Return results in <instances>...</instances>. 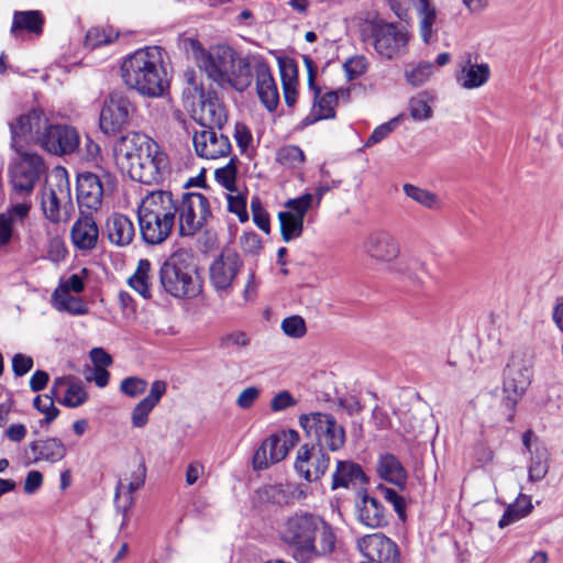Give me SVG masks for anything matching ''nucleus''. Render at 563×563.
<instances>
[{"mask_svg":"<svg viewBox=\"0 0 563 563\" xmlns=\"http://www.w3.org/2000/svg\"><path fill=\"white\" fill-rule=\"evenodd\" d=\"M379 492L384 499L393 505L398 517L404 520L406 517V504L404 498L396 490L388 487L380 486Z\"/></svg>","mask_w":563,"mask_h":563,"instance_id":"nucleus-57","label":"nucleus"},{"mask_svg":"<svg viewBox=\"0 0 563 563\" xmlns=\"http://www.w3.org/2000/svg\"><path fill=\"white\" fill-rule=\"evenodd\" d=\"M278 66L283 87L298 85V67L292 58H278Z\"/></svg>","mask_w":563,"mask_h":563,"instance_id":"nucleus-51","label":"nucleus"},{"mask_svg":"<svg viewBox=\"0 0 563 563\" xmlns=\"http://www.w3.org/2000/svg\"><path fill=\"white\" fill-rule=\"evenodd\" d=\"M196 154L205 159H219L229 157L232 145L228 135L217 128H202L192 136Z\"/></svg>","mask_w":563,"mask_h":563,"instance_id":"nucleus-16","label":"nucleus"},{"mask_svg":"<svg viewBox=\"0 0 563 563\" xmlns=\"http://www.w3.org/2000/svg\"><path fill=\"white\" fill-rule=\"evenodd\" d=\"M276 159L278 163L289 167H299L305 161L302 150L296 145H286L278 150Z\"/></svg>","mask_w":563,"mask_h":563,"instance_id":"nucleus-48","label":"nucleus"},{"mask_svg":"<svg viewBox=\"0 0 563 563\" xmlns=\"http://www.w3.org/2000/svg\"><path fill=\"white\" fill-rule=\"evenodd\" d=\"M533 506L531 504V498L526 495H520V497L517 499L515 505H510L506 511L504 512L503 517L500 518L498 522L499 528H505L509 526L510 523L525 518L528 516Z\"/></svg>","mask_w":563,"mask_h":563,"instance_id":"nucleus-39","label":"nucleus"},{"mask_svg":"<svg viewBox=\"0 0 563 563\" xmlns=\"http://www.w3.org/2000/svg\"><path fill=\"white\" fill-rule=\"evenodd\" d=\"M135 112V106L123 92L113 91L104 100L100 112V130L108 135H114L129 125Z\"/></svg>","mask_w":563,"mask_h":563,"instance_id":"nucleus-13","label":"nucleus"},{"mask_svg":"<svg viewBox=\"0 0 563 563\" xmlns=\"http://www.w3.org/2000/svg\"><path fill=\"white\" fill-rule=\"evenodd\" d=\"M58 290L53 295L55 307L60 311H66L74 316H84L88 312L86 303L78 297L71 295L58 296Z\"/></svg>","mask_w":563,"mask_h":563,"instance_id":"nucleus-45","label":"nucleus"},{"mask_svg":"<svg viewBox=\"0 0 563 563\" xmlns=\"http://www.w3.org/2000/svg\"><path fill=\"white\" fill-rule=\"evenodd\" d=\"M151 262L147 258L139 261L134 274L128 279V284L143 298H151Z\"/></svg>","mask_w":563,"mask_h":563,"instance_id":"nucleus-37","label":"nucleus"},{"mask_svg":"<svg viewBox=\"0 0 563 563\" xmlns=\"http://www.w3.org/2000/svg\"><path fill=\"white\" fill-rule=\"evenodd\" d=\"M251 210L254 223L265 233H269V217L262 206L261 200L255 197L251 201Z\"/></svg>","mask_w":563,"mask_h":563,"instance_id":"nucleus-56","label":"nucleus"},{"mask_svg":"<svg viewBox=\"0 0 563 563\" xmlns=\"http://www.w3.org/2000/svg\"><path fill=\"white\" fill-rule=\"evenodd\" d=\"M532 375L531 355L526 351H515L504 369L500 400L509 412V421L514 419L516 407L529 388Z\"/></svg>","mask_w":563,"mask_h":563,"instance_id":"nucleus-7","label":"nucleus"},{"mask_svg":"<svg viewBox=\"0 0 563 563\" xmlns=\"http://www.w3.org/2000/svg\"><path fill=\"white\" fill-rule=\"evenodd\" d=\"M232 63V54L230 52L219 51L203 53L199 59V67L207 74L208 78L220 86L229 80L228 67Z\"/></svg>","mask_w":563,"mask_h":563,"instance_id":"nucleus-27","label":"nucleus"},{"mask_svg":"<svg viewBox=\"0 0 563 563\" xmlns=\"http://www.w3.org/2000/svg\"><path fill=\"white\" fill-rule=\"evenodd\" d=\"M119 33L112 27L93 26L87 31L85 46L91 49L113 43Z\"/></svg>","mask_w":563,"mask_h":563,"instance_id":"nucleus-43","label":"nucleus"},{"mask_svg":"<svg viewBox=\"0 0 563 563\" xmlns=\"http://www.w3.org/2000/svg\"><path fill=\"white\" fill-rule=\"evenodd\" d=\"M228 210L235 213L241 222L249 220V213L246 210V199L242 194H227Z\"/></svg>","mask_w":563,"mask_h":563,"instance_id":"nucleus-55","label":"nucleus"},{"mask_svg":"<svg viewBox=\"0 0 563 563\" xmlns=\"http://www.w3.org/2000/svg\"><path fill=\"white\" fill-rule=\"evenodd\" d=\"M234 137L241 151H245L252 142L251 131L244 123L238 122L235 124Z\"/></svg>","mask_w":563,"mask_h":563,"instance_id":"nucleus-64","label":"nucleus"},{"mask_svg":"<svg viewBox=\"0 0 563 563\" xmlns=\"http://www.w3.org/2000/svg\"><path fill=\"white\" fill-rule=\"evenodd\" d=\"M88 395L82 386V383L75 378L65 389L63 398L58 402L69 408H77L85 404Z\"/></svg>","mask_w":563,"mask_h":563,"instance_id":"nucleus-44","label":"nucleus"},{"mask_svg":"<svg viewBox=\"0 0 563 563\" xmlns=\"http://www.w3.org/2000/svg\"><path fill=\"white\" fill-rule=\"evenodd\" d=\"M373 37L376 52L389 59L405 53L409 40L407 32L394 23L376 24Z\"/></svg>","mask_w":563,"mask_h":563,"instance_id":"nucleus-18","label":"nucleus"},{"mask_svg":"<svg viewBox=\"0 0 563 563\" xmlns=\"http://www.w3.org/2000/svg\"><path fill=\"white\" fill-rule=\"evenodd\" d=\"M33 406L36 410L45 415L44 422L47 424L59 415V410L55 407L54 397L52 395L36 396L33 400Z\"/></svg>","mask_w":563,"mask_h":563,"instance_id":"nucleus-50","label":"nucleus"},{"mask_svg":"<svg viewBox=\"0 0 563 563\" xmlns=\"http://www.w3.org/2000/svg\"><path fill=\"white\" fill-rule=\"evenodd\" d=\"M287 456V448L282 443L277 434H272L263 441L253 455V468L266 470L272 464L283 461Z\"/></svg>","mask_w":563,"mask_h":563,"instance_id":"nucleus-26","label":"nucleus"},{"mask_svg":"<svg viewBox=\"0 0 563 563\" xmlns=\"http://www.w3.org/2000/svg\"><path fill=\"white\" fill-rule=\"evenodd\" d=\"M409 112L416 121L428 120L432 117V108L426 93H419L410 99Z\"/></svg>","mask_w":563,"mask_h":563,"instance_id":"nucleus-46","label":"nucleus"},{"mask_svg":"<svg viewBox=\"0 0 563 563\" xmlns=\"http://www.w3.org/2000/svg\"><path fill=\"white\" fill-rule=\"evenodd\" d=\"M48 126V119L42 110L33 109L21 114L10 123L11 146L16 153H22L30 143L41 145L42 136Z\"/></svg>","mask_w":563,"mask_h":563,"instance_id":"nucleus-12","label":"nucleus"},{"mask_svg":"<svg viewBox=\"0 0 563 563\" xmlns=\"http://www.w3.org/2000/svg\"><path fill=\"white\" fill-rule=\"evenodd\" d=\"M106 232L110 243L117 246H128L135 238L133 221L122 213H114L108 218Z\"/></svg>","mask_w":563,"mask_h":563,"instance_id":"nucleus-30","label":"nucleus"},{"mask_svg":"<svg viewBox=\"0 0 563 563\" xmlns=\"http://www.w3.org/2000/svg\"><path fill=\"white\" fill-rule=\"evenodd\" d=\"M19 154V161L9 168L11 203L23 200L31 201L30 196L45 170L44 161L36 153L22 151Z\"/></svg>","mask_w":563,"mask_h":563,"instance_id":"nucleus-9","label":"nucleus"},{"mask_svg":"<svg viewBox=\"0 0 563 563\" xmlns=\"http://www.w3.org/2000/svg\"><path fill=\"white\" fill-rule=\"evenodd\" d=\"M433 65L428 62L420 63L410 70H406L405 76L407 81L412 86L423 85L432 75Z\"/></svg>","mask_w":563,"mask_h":563,"instance_id":"nucleus-52","label":"nucleus"},{"mask_svg":"<svg viewBox=\"0 0 563 563\" xmlns=\"http://www.w3.org/2000/svg\"><path fill=\"white\" fill-rule=\"evenodd\" d=\"M159 283L175 298H195L202 289V279L194 256L184 250L173 253L162 264Z\"/></svg>","mask_w":563,"mask_h":563,"instance_id":"nucleus-5","label":"nucleus"},{"mask_svg":"<svg viewBox=\"0 0 563 563\" xmlns=\"http://www.w3.org/2000/svg\"><path fill=\"white\" fill-rule=\"evenodd\" d=\"M29 450L32 453V463L47 462L55 464L67 455L66 444L56 437L31 441Z\"/></svg>","mask_w":563,"mask_h":563,"instance_id":"nucleus-24","label":"nucleus"},{"mask_svg":"<svg viewBox=\"0 0 563 563\" xmlns=\"http://www.w3.org/2000/svg\"><path fill=\"white\" fill-rule=\"evenodd\" d=\"M147 388V382L143 378L131 376L126 377L121 382L120 390L124 395L135 398L145 393Z\"/></svg>","mask_w":563,"mask_h":563,"instance_id":"nucleus-54","label":"nucleus"},{"mask_svg":"<svg viewBox=\"0 0 563 563\" xmlns=\"http://www.w3.org/2000/svg\"><path fill=\"white\" fill-rule=\"evenodd\" d=\"M278 219L284 242L288 243L302 234L303 221L294 217L291 211H280Z\"/></svg>","mask_w":563,"mask_h":563,"instance_id":"nucleus-41","label":"nucleus"},{"mask_svg":"<svg viewBox=\"0 0 563 563\" xmlns=\"http://www.w3.org/2000/svg\"><path fill=\"white\" fill-rule=\"evenodd\" d=\"M54 155H68L79 146V134L73 126L48 124L40 145Z\"/></svg>","mask_w":563,"mask_h":563,"instance_id":"nucleus-19","label":"nucleus"},{"mask_svg":"<svg viewBox=\"0 0 563 563\" xmlns=\"http://www.w3.org/2000/svg\"><path fill=\"white\" fill-rule=\"evenodd\" d=\"M344 70L350 79H354L363 75L366 70V60L364 57L356 56L349 58L344 63Z\"/></svg>","mask_w":563,"mask_h":563,"instance_id":"nucleus-62","label":"nucleus"},{"mask_svg":"<svg viewBox=\"0 0 563 563\" xmlns=\"http://www.w3.org/2000/svg\"><path fill=\"white\" fill-rule=\"evenodd\" d=\"M365 482L366 476L358 464L352 461H338L332 474L331 489H349Z\"/></svg>","mask_w":563,"mask_h":563,"instance_id":"nucleus-31","label":"nucleus"},{"mask_svg":"<svg viewBox=\"0 0 563 563\" xmlns=\"http://www.w3.org/2000/svg\"><path fill=\"white\" fill-rule=\"evenodd\" d=\"M256 90L260 100L268 111H274L279 101L278 89L272 71L266 63L255 66Z\"/></svg>","mask_w":563,"mask_h":563,"instance_id":"nucleus-28","label":"nucleus"},{"mask_svg":"<svg viewBox=\"0 0 563 563\" xmlns=\"http://www.w3.org/2000/svg\"><path fill=\"white\" fill-rule=\"evenodd\" d=\"M167 384L164 380H155L151 385L148 395L133 408L131 413L132 426L143 428L148 422V416L165 395Z\"/></svg>","mask_w":563,"mask_h":563,"instance_id":"nucleus-29","label":"nucleus"},{"mask_svg":"<svg viewBox=\"0 0 563 563\" xmlns=\"http://www.w3.org/2000/svg\"><path fill=\"white\" fill-rule=\"evenodd\" d=\"M358 520L368 528H382L388 525V516L384 505L367 493H360L356 504Z\"/></svg>","mask_w":563,"mask_h":563,"instance_id":"nucleus-23","label":"nucleus"},{"mask_svg":"<svg viewBox=\"0 0 563 563\" xmlns=\"http://www.w3.org/2000/svg\"><path fill=\"white\" fill-rule=\"evenodd\" d=\"M250 343L249 336L242 331L227 333L220 338V346L227 347H245Z\"/></svg>","mask_w":563,"mask_h":563,"instance_id":"nucleus-60","label":"nucleus"},{"mask_svg":"<svg viewBox=\"0 0 563 563\" xmlns=\"http://www.w3.org/2000/svg\"><path fill=\"white\" fill-rule=\"evenodd\" d=\"M115 164L132 180L151 185L164 180L169 172V159L158 144L139 132H130L114 145Z\"/></svg>","mask_w":563,"mask_h":563,"instance_id":"nucleus-2","label":"nucleus"},{"mask_svg":"<svg viewBox=\"0 0 563 563\" xmlns=\"http://www.w3.org/2000/svg\"><path fill=\"white\" fill-rule=\"evenodd\" d=\"M177 209L170 191L157 190L147 195L137 209L141 239L147 245H159L175 227Z\"/></svg>","mask_w":563,"mask_h":563,"instance_id":"nucleus-4","label":"nucleus"},{"mask_svg":"<svg viewBox=\"0 0 563 563\" xmlns=\"http://www.w3.org/2000/svg\"><path fill=\"white\" fill-rule=\"evenodd\" d=\"M146 478V467L144 461H142L135 471L132 472L130 482L126 486L123 483L119 482L115 488V500L123 499L122 505H118V508L122 510L123 515L128 512V510L134 504L133 493L139 490L145 483Z\"/></svg>","mask_w":563,"mask_h":563,"instance_id":"nucleus-33","label":"nucleus"},{"mask_svg":"<svg viewBox=\"0 0 563 563\" xmlns=\"http://www.w3.org/2000/svg\"><path fill=\"white\" fill-rule=\"evenodd\" d=\"M99 238V229L90 213L79 217L71 227L70 239L76 249L90 251L96 247Z\"/></svg>","mask_w":563,"mask_h":563,"instance_id":"nucleus-25","label":"nucleus"},{"mask_svg":"<svg viewBox=\"0 0 563 563\" xmlns=\"http://www.w3.org/2000/svg\"><path fill=\"white\" fill-rule=\"evenodd\" d=\"M232 74L229 75V80L227 84H230L235 90L244 91L246 88L251 86L253 74L250 63L244 59H239L236 64H233Z\"/></svg>","mask_w":563,"mask_h":563,"instance_id":"nucleus-42","label":"nucleus"},{"mask_svg":"<svg viewBox=\"0 0 563 563\" xmlns=\"http://www.w3.org/2000/svg\"><path fill=\"white\" fill-rule=\"evenodd\" d=\"M103 187L99 177L82 173L77 177V202L81 214L97 211L102 203Z\"/></svg>","mask_w":563,"mask_h":563,"instance_id":"nucleus-22","label":"nucleus"},{"mask_svg":"<svg viewBox=\"0 0 563 563\" xmlns=\"http://www.w3.org/2000/svg\"><path fill=\"white\" fill-rule=\"evenodd\" d=\"M178 214L179 234L192 236L205 229L212 218L209 199L200 192H185L179 201L175 200Z\"/></svg>","mask_w":563,"mask_h":563,"instance_id":"nucleus-10","label":"nucleus"},{"mask_svg":"<svg viewBox=\"0 0 563 563\" xmlns=\"http://www.w3.org/2000/svg\"><path fill=\"white\" fill-rule=\"evenodd\" d=\"M236 161V156L231 157L225 166L217 168L214 173L217 181L231 192L235 191Z\"/></svg>","mask_w":563,"mask_h":563,"instance_id":"nucleus-47","label":"nucleus"},{"mask_svg":"<svg viewBox=\"0 0 563 563\" xmlns=\"http://www.w3.org/2000/svg\"><path fill=\"white\" fill-rule=\"evenodd\" d=\"M305 65L308 71V87L313 91V104L310 114H308L303 121V125H310L320 120L333 119L335 117V106L339 100V92L341 91H328L321 96L320 88L316 85V65L309 57L303 58Z\"/></svg>","mask_w":563,"mask_h":563,"instance_id":"nucleus-14","label":"nucleus"},{"mask_svg":"<svg viewBox=\"0 0 563 563\" xmlns=\"http://www.w3.org/2000/svg\"><path fill=\"white\" fill-rule=\"evenodd\" d=\"M299 423L318 448L338 452L345 445V429L331 413L317 411L301 415Z\"/></svg>","mask_w":563,"mask_h":563,"instance_id":"nucleus-8","label":"nucleus"},{"mask_svg":"<svg viewBox=\"0 0 563 563\" xmlns=\"http://www.w3.org/2000/svg\"><path fill=\"white\" fill-rule=\"evenodd\" d=\"M296 405L297 399H295L288 390H283L272 398L269 407L272 411L278 412L295 407Z\"/></svg>","mask_w":563,"mask_h":563,"instance_id":"nucleus-59","label":"nucleus"},{"mask_svg":"<svg viewBox=\"0 0 563 563\" xmlns=\"http://www.w3.org/2000/svg\"><path fill=\"white\" fill-rule=\"evenodd\" d=\"M550 467V453L545 448L537 449L531 456L528 467V478L530 482L536 483L543 479Z\"/></svg>","mask_w":563,"mask_h":563,"instance_id":"nucleus-40","label":"nucleus"},{"mask_svg":"<svg viewBox=\"0 0 563 563\" xmlns=\"http://www.w3.org/2000/svg\"><path fill=\"white\" fill-rule=\"evenodd\" d=\"M241 266L242 262L236 252L232 250L223 251L210 266V282L216 290H229Z\"/></svg>","mask_w":563,"mask_h":563,"instance_id":"nucleus-20","label":"nucleus"},{"mask_svg":"<svg viewBox=\"0 0 563 563\" xmlns=\"http://www.w3.org/2000/svg\"><path fill=\"white\" fill-rule=\"evenodd\" d=\"M44 15L41 11H15L11 26V33L18 36L20 32L25 31L36 36L43 33Z\"/></svg>","mask_w":563,"mask_h":563,"instance_id":"nucleus-35","label":"nucleus"},{"mask_svg":"<svg viewBox=\"0 0 563 563\" xmlns=\"http://www.w3.org/2000/svg\"><path fill=\"white\" fill-rule=\"evenodd\" d=\"M165 52L159 46H146L126 56L121 64L123 82L143 97H162L169 88Z\"/></svg>","mask_w":563,"mask_h":563,"instance_id":"nucleus-3","label":"nucleus"},{"mask_svg":"<svg viewBox=\"0 0 563 563\" xmlns=\"http://www.w3.org/2000/svg\"><path fill=\"white\" fill-rule=\"evenodd\" d=\"M362 250L374 262L388 265L390 273L408 279L413 285L422 284L413 269L416 263L400 257V243L389 230L377 229L369 232L362 243Z\"/></svg>","mask_w":563,"mask_h":563,"instance_id":"nucleus-6","label":"nucleus"},{"mask_svg":"<svg viewBox=\"0 0 563 563\" xmlns=\"http://www.w3.org/2000/svg\"><path fill=\"white\" fill-rule=\"evenodd\" d=\"M283 332L290 338H302L307 332L306 322L300 316H290L282 321Z\"/></svg>","mask_w":563,"mask_h":563,"instance_id":"nucleus-53","label":"nucleus"},{"mask_svg":"<svg viewBox=\"0 0 563 563\" xmlns=\"http://www.w3.org/2000/svg\"><path fill=\"white\" fill-rule=\"evenodd\" d=\"M41 207L45 218L54 223L67 222L74 213L70 186L65 169L56 175V183H47L42 190Z\"/></svg>","mask_w":563,"mask_h":563,"instance_id":"nucleus-11","label":"nucleus"},{"mask_svg":"<svg viewBox=\"0 0 563 563\" xmlns=\"http://www.w3.org/2000/svg\"><path fill=\"white\" fill-rule=\"evenodd\" d=\"M400 120V115L389 120L386 123L378 125L367 139L365 145L372 146L384 140L389 133L394 131Z\"/></svg>","mask_w":563,"mask_h":563,"instance_id":"nucleus-58","label":"nucleus"},{"mask_svg":"<svg viewBox=\"0 0 563 563\" xmlns=\"http://www.w3.org/2000/svg\"><path fill=\"white\" fill-rule=\"evenodd\" d=\"M330 462L325 450L314 444L305 443L297 451L295 470L307 482L314 483L325 474Z\"/></svg>","mask_w":563,"mask_h":563,"instance_id":"nucleus-15","label":"nucleus"},{"mask_svg":"<svg viewBox=\"0 0 563 563\" xmlns=\"http://www.w3.org/2000/svg\"><path fill=\"white\" fill-rule=\"evenodd\" d=\"M376 471L380 478L400 489L405 488L408 478L407 471L394 454H382L377 461Z\"/></svg>","mask_w":563,"mask_h":563,"instance_id":"nucleus-32","label":"nucleus"},{"mask_svg":"<svg viewBox=\"0 0 563 563\" xmlns=\"http://www.w3.org/2000/svg\"><path fill=\"white\" fill-rule=\"evenodd\" d=\"M261 390L255 386H250L243 389L236 399V405L241 409H250L254 402L258 399Z\"/></svg>","mask_w":563,"mask_h":563,"instance_id":"nucleus-63","label":"nucleus"},{"mask_svg":"<svg viewBox=\"0 0 563 563\" xmlns=\"http://www.w3.org/2000/svg\"><path fill=\"white\" fill-rule=\"evenodd\" d=\"M312 203L313 195L307 192L298 198L287 200L285 207L292 212L294 217L303 221L307 212L312 208Z\"/></svg>","mask_w":563,"mask_h":563,"instance_id":"nucleus-49","label":"nucleus"},{"mask_svg":"<svg viewBox=\"0 0 563 563\" xmlns=\"http://www.w3.org/2000/svg\"><path fill=\"white\" fill-rule=\"evenodd\" d=\"M490 77V69L487 64H471L462 67L456 80L465 89H474L485 85Z\"/></svg>","mask_w":563,"mask_h":563,"instance_id":"nucleus-36","label":"nucleus"},{"mask_svg":"<svg viewBox=\"0 0 563 563\" xmlns=\"http://www.w3.org/2000/svg\"><path fill=\"white\" fill-rule=\"evenodd\" d=\"M278 533L298 563H309L316 556L331 554L338 541L331 523L319 515L302 510L287 517Z\"/></svg>","mask_w":563,"mask_h":563,"instance_id":"nucleus-1","label":"nucleus"},{"mask_svg":"<svg viewBox=\"0 0 563 563\" xmlns=\"http://www.w3.org/2000/svg\"><path fill=\"white\" fill-rule=\"evenodd\" d=\"M32 208L27 200L16 201L4 211L0 212V249L19 240L18 228L24 224Z\"/></svg>","mask_w":563,"mask_h":563,"instance_id":"nucleus-21","label":"nucleus"},{"mask_svg":"<svg viewBox=\"0 0 563 563\" xmlns=\"http://www.w3.org/2000/svg\"><path fill=\"white\" fill-rule=\"evenodd\" d=\"M33 364V358L22 353H18L12 357V371L18 377L29 373L32 369Z\"/></svg>","mask_w":563,"mask_h":563,"instance_id":"nucleus-61","label":"nucleus"},{"mask_svg":"<svg viewBox=\"0 0 563 563\" xmlns=\"http://www.w3.org/2000/svg\"><path fill=\"white\" fill-rule=\"evenodd\" d=\"M402 190L408 198L429 210H440L442 208L443 203L439 196L428 189L405 184Z\"/></svg>","mask_w":563,"mask_h":563,"instance_id":"nucleus-38","label":"nucleus"},{"mask_svg":"<svg viewBox=\"0 0 563 563\" xmlns=\"http://www.w3.org/2000/svg\"><path fill=\"white\" fill-rule=\"evenodd\" d=\"M266 497L274 504L288 505L295 500L306 498V493L300 485L291 482L277 483L264 488Z\"/></svg>","mask_w":563,"mask_h":563,"instance_id":"nucleus-34","label":"nucleus"},{"mask_svg":"<svg viewBox=\"0 0 563 563\" xmlns=\"http://www.w3.org/2000/svg\"><path fill=\"white\" fill-rule=\"evenodd\" d=\"M199 93V101L192 110V118L202 128L222 129L227 122V110L214 91H206L203 88H195Z\"/></svg>","mask_w":563,"mask_h":563,"instance_id":"nucleus-17","label":"nucleus"}]
</instances>
